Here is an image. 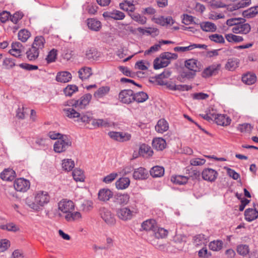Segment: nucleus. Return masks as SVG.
Wrapping results in <instances>:
<instances>
[{
    "mask_svg": "<svg viewBox=\"0 0 258 258\" xmlns=\"http://www.w3.org/2000/svg\"><path fill=\"white\" fill-rule=\"evenodd\" d=\"M50 197L46 191L39 190L35 192L34 201L27 200V205L35 211L42 210V208L50 201Z\"/></svg>",
    "mask_w": 258,
    "mask_h": 258,
    "instance_id": "f257e3e1",
    "label": "nucleus"
},
{
    "mask_svg": "<svg viewBox=\"0 0 258 258\" xmlns=\"http://www.w3.org/2000/svg\"><path fill=\"white\" fill-rule=\"evenodd\" d=\"M99 215L102 219L108 225H114L116 219L114 215L110 210L105 207H101L99 210Z\"/></svg>",
    "mask_w": 258,
    "mask_h": 258,
    "instance_id": "f03ea898",
    "label": "nucleus"
},
{
    "mask_svg": "<svg viewBox=\"0 0 258 258\" xmlns=\"http://www.w3.org/2000/svg\"><path fill=\"white\" fill-rule=\"evenodd\" d=\"M71 144L72 143L67 136H64L54 143L53 146L54 151L59 153L63 152L71 146Z\"/></svg>",
    "mask_w": 258,
    "mask_h": 258,
    "instance_id": "7ed1b4c3",
    "label": "nucleus"
},
{
    "mask_svg": "<svg viewBox=\"0 0 258 258\" xmlns=\"http://www.w3.org/2000/svg\"><path fill=\"white\" fill-rule=\"evenodd\" d=\"M92 99V95L90 93H87L78 100H72L71 104L72 106L80 109H84L89 105Z\"/></svg>",
    "mask_w": 258,
    "mask_h": 258,
    "instance_id": "20e7f679",
    "label": "nucleus"
},
{
    "mask_svg": "<svg viewBox=\"0 0 258 258\" xmlns=\"http://www.w3.org/2000/svg\"><path fill=\"white\" fill-rule=\"evenodd\" d=\"M245 20L240 21L236 26L232 28V31L234 34H247L251 30V26L248 23H246Z\"/></svg>",
    "mask_w": 258,
    "mask_h": 258,
    "instance_id": "39448f33",
    "label": "nucleus"
},
{
    "mask_svg": "<svg viewBox=\"0 0 258 258\" xmlns=\"http://www.w3.org/2000/svg\"><path fill=\"white\" fill-rule=\"evenodd\" d=\"M30 186V181L24 178H17L14 182V187L18 191L25 192L29 189Z\"/></svg>",
    "mask_w": 258,
    "mask_h": 258,
    "instance_id": "423d86ee",
    "label": "nucleus"
},
{
    "mask_svg": "<svg viewBox=\"0 0 258 258\" xmlns=\"http://www.w3.org/2000/svg\"><path fill=\"white\" fill-rule=\"evenodd\" d=\"M108 136L113 140L120 142L130 141L132 138L130 134L120 132H109Z\"/></svg>",
    "mask_w": 258,
    "mask_h": 258,
    "instance_id": "0eeeda50",
    "label": "nucleus"
},
{
    "mask_svg": "<svg viewBox=\"0 0 258 258\" xmlns=\"http://www.w3.org/2000/svg\"><path fill=\"white\" fill-rule=\"evenodd\" d=\"M119 99L123 103L130 104L134 100V93L132 90H122L119 94Z\"/></svg>",
    "mask_w": 258,
    "mask_h": 258,
    "instance_id": "6e6552de",
    "label": "nucleus"
},
{
    "mask_svg": "<svg viewBox=\"0 0 258 258\" xmlns=\"http://www.w3.org/2000/svg\"><path fill=\"white\" fill-rule=\"evenodd\" d=\"M58 206L59 210L65 214L75 210V205L73 201L67 199H63L60 201Z\"/></svg>",
    "mask_w": 258,
    "mask_h": 258,
    "instance_id": "1a4fd4ad",
    "label": "nucleus"
},
{
    "mask_svg": "<svg viewBox=\"0 0 258 258\" xmlns=\"http://www.w3.org/2000/svg\"><path fill=\"white\" fill-rule=\"evenodd\" d=\"M202 175L204 180L210 182H213L217 179L218 173L215 170L208 168L203 170Z\"/></svg>",
    "mask_w": 258,
    "mask_h": 258,
    "instance_id": "9d476101",
    "label": "nucleus"
},
{
    "mask_svg": "<svg viewBox=\"0 0 258 258\" xmlns=\"http://www.w3.org/2000/svg\"><path fill=\"white\" fill-rule=\"evenodd\" d=\"M116 213L118 218L124 221L131 220L133 215V212L127 207L118 209Z\"/></svg>",
    "mask_w": 258,
    "mask_h": 258,
    "instance_id": "9b49d317",
    "label": "nucleus"
},
{
    "mask_svg": "<svg viewBox=\"0 0 258 258\" xmlns=\"http://www.w3.org/2000/svg\"><path fill=\"white\" fill-rule=\"evenodd\" d=\"M220 67V64H213L204 69L202 72V76L203 78H206L212 76L216 75L218 73Z\"/></svg>",
    "mask_w": 258,
    "mask_h": 258,
    "instance_id": "f8f14e48",
    "label": "nucleus"
},
{
    "mask_svg": "<svg viewBox=\"0 0 258 258\" xmlns=\"http://www.w3.org/2000/svg\"><path fill=\"white\" fill-rule=\"evenodd\" d=\"M148 177L149 174L147 170L142 167L135 169L133 173V177L135 180H145Z\"/></svg>",
    "mask_w": 258,
    "mask_h": 258,
    "instance_id": "ddd939ff",
    "label": "nucleus"
},
{
    "mask_svg": "<svg viewBox=\"0 0 258 258\" xmlns=\"http://www.w3.org/2000/svg\"><path fill=\"white\" fill-rule=\"evenodd\" d=\"M184 66L189 71L200 72L201 70V63L194 58L189 59L185 61Z\"/></svg>",
    "mask_w": 258,
    "mask_h": 258,
    "instance_id": "4468645a",
    "label": "nucleus"
},
{
    "mask_svg": "<svg viewBox=\"0 0 258 258\" xmlns=\"http://www.w3.org/2000/svg\"><path fill=\"white\" fill-rule=\"evenodd\" d=\"M11 49L9 53L16 57H20L23 52V45L19 42H13L11 45Z\"/></svg>",
    "mask_w": 258,
    "mask_h": 258,
    "instance_id": "2eb2a0df",
    "label": "nucleus"
},
{
    "mask_svg": "<svg viewBox=\"0 0 258 258\" xmlns=\"http://www.w3.org/2000/svg\"><path fill=\"white\" fill-rule=\"evenodd\" d=\"M214 119L216 123L219 125L227 126L230 124L231 119L230 117L224 114H214Z\"/></svg>",
    "mask_w": 258,
    "mask_h": 258,
    "instance_id": "dca6fc26",
    "label": "nucleus"
},
{
    "mask_svg": "<svg viewBox=\"0 0 258 258\" xmlns=\"http://www.w3.org/2000/svg\"><path fill=\"white\" fill-rule=\"evenodd\" d=\"M113 196L112 192L108 188H102L98 194V199L100 201L107 202Z\"/></svg>",
    "mask_w": 258,
    "mask_h": 258,
    "instance_id": "f3484780",
    "label": "nucleus"
},
{
    "mask_svg": "<svg viewBox=\"0 0 258 258\" xmlns=\"http://www.w3.org/2000/svg\"><path fill=\"white\" fill-rule=\"evenodd\" d=\"M130 198L127 194H117L114 197L113 202L119 205H125L128 203Z\"/></svg>",
    "mask_w": 258,
    "mask_h": 258,
    "instance_id": "a211bd4d",
    "label": "nucleus"
},
{
    "mask_svg": "<svg viewBox=\"0 0 258 258\" xmlns=\"http://www.w3.org/2000/svg\"><path fill=\"white\" fill-rule=\"evenodd\" d=\"M152 147L157 151H162L166 146V141L162 138H154L152 142Z\"/></svg>",
    "mask_w": 258,
    "mask_h": 258,
    "instance_id": "6ab92c4d",
    "label": "nucleus"
},
{
    "mask_svg": "<svg viewBox=\"0 0 258 258\" xmlns=\"http://www.w3.org/2000/svg\"><path fill=\"white\" fill-rule=\"evenodd\" d=\"M40 52L39 50L32 45L26 52V57L29 61H33L38 58Z\"/></svg>",
    "mask_w": 258,
    "mask_h": 258,
    "instance_id": "aec40b11",
    "label": "nucleus"
},
{
    "mask_svg": "<svg viewBox=\"0 0 258 258\" xmlns=\"http://www.w3.org/2000/svg\"><path fill=\"white\" fill-rule=\"evenodd\" d=\"M103 16L105 18H110L114 20H122L125 17L123 13L118 11L114 10L111 12H106L103 14Z\"/></svg>",
    "mask_w": 258,
    "mask_h": 258,
    "instance_id": "412c9836",
    "label": "nucleus"
},
{
    "mask_svg": "<svg viewBox=\"0 0 258 258\" xmlns=\"http://www.w3.org/2000/svg\"><path fill=\"white\" fill-rule=\"evenodd\" d=\"M154 21L156 23L159 24L162 26H171L174 23V21L170 16L164 17L160 16L158 18H154Z\"/></svg>",
    "mask_w": 258,
    "mask_h": 258,
    "instance_id": "4be33fe9",
    "label": "nucleus"
},
{
    "mask_svg": "<svg viewBox=\"0 0 258 258\" xmlns=\"http://www.w3.org/2000/svg\"><path fill=\"white\" fill-rule=\"evenodd\" d=\"M254 209H247L244 212L245 219L247 221L251 222L258 217V211Z\"/></svg>",
    "mask_w": 258,
    "mask_h": 258,
    "instance_id": "5701e85b",
    "label": "nucleus"
},
{
    "mask_svg": "<svg viewBox=\"0 0 258 258\" xmlns=\"http://www.w3.org/2000/svg\"><path fill=\"white\" fill-rule=\"evenodd\" d=\"M71 74L67 71L58 72L56 76V80L60 83H65L69 82L72 79Z\"/></svg>",
    "mask_w": 258,
    "mask_h": 258,
    "instance_id": "b1692460",
    "label": "nucleus"
},
{
    "mask_svg": "<svg viewBox=\"0 0 258 258\" xmlns=\"http://www.w3.org/2000/svg\"><path fill=\"white\" fill-rule=\"evenodd\" d=\"M92 125L93 128H98L100 127H109L111 125V123L108 119H93L92 120Z\"/></svg>",
    "mask_w": 258,
    "mask_h": 258,
    "instance_id": "393cba45",
    "label": "nucleus"
},
{
    "mask_svg": "<svg viewBox=\"0 0 258 258\" xmlns=\"http://www.w3.org/2000/svg\"><path fill=\"white\" fill-rule=\"evenodd\" d=\"M46 41L44 37L42 36H37L35 37L34 40L32 44L36 47L40 52L43 51L45 47Z\"/></svg>",
    "mask_w": 258,
    "mask_h": 258,
    "instance_id": "a878e982",
    "label": "nucleus"
},
{
    "mask_svg": "<svg viewBox=\"0 0 258 258\" xmlns=\"http://www.w3.org/2000/svg\"><path fill=\"white\" fill-rule=\"evenodd\" d=\"M100 56V52L95 48H88L85 51V57L88 59L96 60Z\"/></svg>",
    "mask_w": 258,
    "mask_h": 258,
    "instance_id": "bb28decb",
    "label": "nucleus"
},
{
    "mask_svg": "<svg viewBox=\"0 0 258 258\" xmlns=\"http://www.w3.org/2000/svg\"><path fill=\"white\" fill-rule=\"evenodd\" d=\"M169 128L168 122L165 119H160L155 126V130L159 133H163Z\"/></svg>",
    "mask_w": 258,
    "mask_h": 258,
    "instance_id": "cd10ccee",
    "label": "nucleus"
},
{
    "mask_svg": "<svg viewBox=\"0 0 258 258\" xmlns=\"http://www.w3.org/2000/svg\"><path fill=\"white\" fill-rule=\"evenodd\" d=\"M15 176V171L12 169H6L1 173V178L6 181H12Z\"/></svg>",
    "mask_w": 258,
    "mask_h": 258,
    "instance_id": "c85d7f7f",
    "label": "nucleus"
},
{
    "mask_svg": "<svg viewBox=\"0 0 258 258\" xmlns=\"http://www.w3.org/2000/svg\"><path fill=\"white\" fill-rule=\"evenodd\" d=\"M79 77L82 80L89 79L92 75V69L90 67H84L78 71Z\"/></svg>",
    "mask_w": 258,
    "mask_h": 258,
    "instance_id": "c756f323",
    "label": "nucleus"
},
{
    "mask_svg": "<svg viewBox=\"0 0 258 258\" xmlns=\"http://www.w3.org/2000/svg\"><path fill=\"white\" fill-rule=\"evenodd\" d=\"M139 152L141 155L146 158L150 157L153 154V151L151 147L145 144L141 145Z\"/></svg>",
    "mask_w": 258,
    "mask_h": 258,
    "instance_id": "7c9ffc66",
    "label": "nucleus"
},
{
    "mask_svg": "<svg viewBox=\"0 0 258 258\" xmlns=\"http://www.w3.org/2000/svg\"><path fill=\"white\" fill-rule=\"evenodd\" d=\"M88 28L95 31H98L101 27V22L94 18H89L87 20Z\"/></svg>",
    "mask_w": 258,
    "mask_h": 258,
    "instance_id": "2f4dec72",
    "label": "nucleus"
},
{
    "mask_svg": "<svg viewBox=\"0 0 258 258\" xmlns=\"http://www.w3.org/2000/svg\"><path fill=\"white\" fill-rule=\"evenodd\" d=\"M130 179L128 177H121L115 182V186L118 189L127 188L130 184Z\"/></svg>",
    "mask_w": 258,
    "mask_h": 258,
    "instance_id": "473e14b6",
    "label": "nucleus"
},
{
    "mask_svg": "<svg viewBox=\"0 0 258 258\" xmlns=\"http://www.w3.org/2000/svg\"><path fill=\"white\" fill-rule=\"evenodd\" d=\"M193 244L198 247L202 245H206L207 240L205 235L203 234H197L193 237Z\"/></svg>",
    "mask_w": 258,
    "mask_h": 258,
    "instance_id": "72a5a7b5",
    "label": "nucleus"
},
{
    "mask_svg": "<svg viewBox=\"0 0 258 258\" xmlns=\"http://www.w3.org/2000/svg\"><path fill=\"white\" fill-rule=\"evenodd\" d=\"M239 64V60L237 58H231L228 59L226 64L225 68L230 71H234L238 67Z\"/></svg>",
    "mask_w": 258,
    "mask_h": 258,
    "instance_id": "f704fd0d",
    "label": "nucleus"
},
{
    "mask_svg": "<svg viewBox=\"0 0 258 258\" xmlns=\"http://www.w3.org/2000/svg\"><path fill=\"white\" fill-rule=\"evenodd\" d=\"M150 173L154 178L162 177L164 174V168L162 166H155L151 169Z\"/></svg>",
    "mask_w": 258,
    "mask_h": 258,
    "instance_id": "c9c22d12",
    "label": "nucleus"
},
{
    "mask_svg": "<svg viewBox=\"0 0 258 258\" xmlns=\"http://www.w3.org/2000/svg\"><path fill=\"white\" fill-rule=\"evenodd\" d=\"M256 80V77L253 73H248L242 77V81L245 84L250 85L253 84Z\"/></svg>",
    "mask_w": 258,
    "mask_h": 258,
    "instance_id": "e433bc0d",
    "label": "nucleus"
},
{
    "mask_svg": "<svg viewBox=\"0 0 258 258\" xmlns=\"http://www.w3.org/2000/svg\"><path fill=\"white\" fill-rule=\"evenodd\" d=\"M226 40L229 43H238L244 40L243 37L236 35L233 33H228L225 35Z\"/></svg>",
    "mask_w": 258,
    "mask_h": 258,
    "instance_id": "4c0bfd02",
    "label": "nucleus"
},
{
    "mask_svg": "<svg viewBox=\"0 0 258 258\" xmlns=\"http://www.w3.org/2000/svg\"><path fill=\"white\" fill-rule=\"evenodd\" d=\"M201 28L204 31L213 32L217 30L216 25L210 22H204L200 24Z\"/></svg>",
    "mask_w": 258,
    "mask_h": 258,
    "instance_id": "58836bf2",
    "label": "nucleus"
},
{
    "mask_svg": "<svg viewBox=\"0 0 258 258\" xmlns=\"http://www.w3.org/2000/svg\"><path fill=\"white\" fill-rule=\"evenodd\" d=\"M110 91V87L108 86L100 87L94 94L96 98H101L108 94Z\"/></svg>",
    "mask_w": 258,
    "mask_h": 258,
    "instance_id": "ea45409f",
    "label": "nucleus"
},
{
    "mask_svg": "<svg viewBox=\"0 0 258 258\" xmlns=\"http://www.w3.org/2000/svg\"><path fill=\"white\" fill-rule=\"evenodd\" d=\"M92 117L88 113H80L79 117H78L77 119H75V121L78 123L81 122L87 125L90 121L92 122Z\"/></svg>",
    "mask_w": 258,
    "mask_h": 258,
    "instance_id": "a19ab883",
    "label": "nucleus"
},
{
    "mask_svg": "<svg viewBox=\"0 0 258 258\" xmlns=\"http://www.w3.org/2000/svg\"><path fill=\"white\" fill-rule=\"evenodd\" d=\"M156 223L153 219H148L143 222L142 224V228L146 231L153 230L155 228Z\"/></svg>",
    "mask_w": 258,
    "mask_h": 258,
    "instance_id": "79ce46f5",
    "label": "nucleus"
},
{
    "mask_svg": "<svg viewBox=\"0 0 258 258\" xmlns=\"http://www.w3.org/2000/svg\"><path fill=\"white\" fill-rule=\"evenodd\" d=\"M82 217L81 214L79 212H73L71 211L66 214L64 218L68 222H71L77 220L81 219Z\"/></svg>",
    "mask_w": 258,
    "mask_h": 258,
    "instance_id": "37998d69",
    "label": "nucleus"
},
{
    "mask_svg": "<svg viewBox=\"0 0 258 258\" xmlns=\"http://www.w3.org/2000/svg\"><path fill=\"white\" fill-rule=\"evenodd\" d=\"M188 179V178L187 176L179 175L172 176L171 178V180L172 182L179 185L186 183Z\"/></svg>",
    "mask_w": 258,
    "mask_h": 258,
    "instance_id": "c03bdc74",
    "label": "nucleus"
},
{
    "mask_svg": "<svg viewBox=\"0 0 258 258\" xmlns=\"http://www.w3.org/2000/svg\"><path fill=\"white\" fill-rule=\"evenodd\" d=\"M62 168L67 171H71L75 166L74 161L71 159H65L62 160Z\"/></svg>",
    "mask_w": 258,
    "mask_h": 258,
    "instance_id": "a18cd8bd",
    "label": "nucleus"
},
{
    "mask_svg": "<svg viewBox=\"0 0 258 258\" xmlns=\"http://www.w3.org/2000/svg\"><path fill=\"white\" fill-rule=\"evenodd\" d=\"M74 180L76 181H84L85 176L83 170L79 168H76L72 172Z\"/></svg>",
    "mask_w": 258,
    "mask_h": 258,
    "instance_id": "49530a36",
    "label": "nucleus"
},
{
    "mask_svg": "<svg viewBox=\"0 0 258 258\" xmlns=\"http://www.w3.org/2000/svg\"><path fill=\"white\" fill-rule=\"evenodd\" d=\"M169 62V61L164 60V59L156 58L154 60V69L155 70H158L166 67L168 65Z\"/></svg>",
    "mask_w": 258,
    "mask_h": 258,
    "instance_id": "de8ad7c7",
    "label": "nucleus"
},
{
    "mask_svg": "<svg viewBox=\"0 0 258 258\" xmlns=\"http://www.w3.org/2000/svg\"><path fill=\"white\" fill-rule=\"evenodd\" d=\"M258 13V6L251 7L242 13L244 17L250 18L254 17Z\"/></svg>",
    "mask_w": 258,
    "mask_h": 258,
    "instance_id": "09e8293b",
    "label": "nucleus"
},
{
    "mask_svg": "<svg viewBox=\"0 0 258 258\" xmlns=\"http://www.w3.org/2000/svg\"><path fill=\"white\" fill-rule=\"evenodd\" d=\"M31 36V33L27 29H21L18 33V39L23 42H26Z\"/></svg>",
    "mask_w": 258,
    "mask_h": 258,
    "instance_id": "8fccbe9b",
    "label": "nucleus"
},
{
    "mask_svg": "<svg viewBox=\"0 0 258 258\" xmlns=\"http://www.w3.org/2000/svg\"><path fill=\"white\" fill-rule=\"evenodd\" d=\"M134 100L138 103H142L146 101L148 99V94L143 91L134 93Z\"/></svg>",
    "mask_w": 258,
    "mask_h": 258,
    "instance_id": "3c124183",
    "label": "nucleus"
},
{
    "mask_svg": "<svg viewBox=\"0 0 258 258\" xmlns=\"http://www.w3.org/2000/svg\"><path fill=\"white\" fill-rule=\"evenodd\" d=\"M65 115L70 118L77 119L79 117L80 113L77 112L74 109L72 108H64L63 110Z\"/></svg>",
    "mask_w": 258,
    "mask_h": 258,
    "instance_id": "603ef678",
    "label": "nucleus"
},
{
    "mask_svg": "<svg viewBox=\"0 0 258 258\" xmlns=\"http://www.w3.org/2000/svg\"><path fill=\"white\" fill-rule=\"evenodd\" d=\"M155 236L158 238H165L168 235V231L163 228H158L157 229L155 228L154 230Z\"/></svg>",
    "mask_w": 258,
    "mask_h": 258,
    "instance_id": "864d4df0",
    "label": "nucleus"
},
{
    "mask_svg": "<svg viewBox=\"0 0 258 258\" xmlns=\"http://www.w3.org/2000/svg\"><path fill=\"white\" fill-rule=\"evenodd\" d=\"M209 248L213 251H219L223 246V242L221 240H214L209 243Z\"/></svg>",
    "mask_w": 258,
    "mask_h": 258,
    "instance_id": "5fc2aeb1",
    "label": "nucleus"
},
{
    "mask_svg": "<svg viewBox=\"0 0 258 258\" xmlns=\"http://www.w3.org/2000/svg\"><path fill=\"white\" fill-rule=\"evenodd\" d=\"M78 88L76 85H69L66 87L63 92L66 96H71L75 92L78 91Z\"/></svg>",
    "mask_w": 258,
    "mask_h": 258,
    "instance_id": "6e6d98bb",
    "label": "nucleus"
},
{
    "mask_svg": "<svg viewBox=\"0 0 258 258\" xmlns=\"http://www.w3.org/2000/svg\"><path fill=\"white\" fill-rule=\"evenodd\" d=\"M209 39L213 41L216 43H225V39L223 37L222 35L218 34H214L209 35Z\"/></svg>",
    "mask_w": 258,
    "mask_h": 258,
    "instance_id": "4d7b16f0",
    "label": "nucleus"
},
{
    "mask_svg": "<svg viewBox=\"0 0 258 258\" xmlns=\"http://www.w3.org/2000/svg\"><path fill=\"white\" fill-rule=\"evenodd\" d=\"M1 229H6L9 231L17 232L19 231L20 228L18 226L13 222L7 223L6 225L1 226Z\"/></svg>",
    "mask_w": 258,
    "mask_h": 258,
    "instance_id": "13d9d810",
    "label": "nucleus"
},
{
    "mask_svg": "<svg viewBox=\"0 0 258 258\" xmlns=\"http://www.w3.org/2000/svg\"><path fill=\"white\" fill-rule=\"evenodd\" d=\"M238 253L243 256L246 255L249 252V246L246 244H240L237 247Z\"/></svg>",
    "mask_w": 258,
    "mask_h": 258,
    "instance_id": "bf43d9fd",
    "label": "nucleus"
},
{
    "mask_svg": "<svg viewBox=\"0 0 258 258\" xmlns=\"http://www.w3.org/2000/svg\"><path fill=\"white\" fill-rule=\"evenodd\" d=\"M237 128L241 133H250L253 128V126L249 123H245L239 124Z\"/></svg>",
    "mask_w": 258,
    "mask_h": 258,
    "instance_id": "052dcab7",
    "label": "nucleus"
},
{
    "mask_svg": "<svg viewBox=\"0 0 258 258\" xmlns=\"http://www.w3.org/2000/svg\"><path fill=\"white\" fill-rule=\"evenodd\" d=\"M57 56V50L55 49H52L48 53L46 60L48 63L54 62L55 61Z\"/></svg>",
    "mask_w": 258,
    "mask_h": 258,
    "instance_id": "680f3d73",
    "label": "nucleus"
},
{
    "mask_svg": "<svg viewBox=\"0 0 258 258\" xmlns=\"http://www.w3.org/2000/svg\"><path fill=\"white\" fill-rule=\"evenodd\" d=\"M81 208L84 212H89L93 208V202L91 201H85L81 204Z\"/></svg>",
    "mask_w": 258,
    "mask_h": 258,
    "instance_id": "e2e57ef3",
    "label": "nucleus"
},
{
    "mask_svg": "<svg viewBox=\"0 0 258 258\" xmlns=\"http://www.w3.org/2000/svg\"><path fill=\"white\" fill-rule=\"evenodd\" d=\"M131 17L133 20L142 25L145 24L147 22L146 18L144 16H141L139 14H134L131 16Z\"/></svg>",
    "mask_w": 258,
    "mask_h": 258,
    "instance_id": "0e129e2a",
    "label": "nucleus"
},
{
    "mask_svg": "<svg viewBox=\"0 0 258 258\" xmlns=\"http://www.w3.org/2000/svg\"><path fill=\"white\" fill-rule=\"evenodd\" d=\"M224 169L226 170L227 174L228 176L233 179L237 180L240 178L239 174L236 172L234 170L227 167H225Z\"/></svg>",
    "mask_w": 258,
    "mask_h": 258,
    "instance_id": "69168bd1",
    "label": "nucleus"
},
{
    "mask_svg": "<svg viewBox=\"0 0 258 258\" xmlns=\"http://www.w3.org/2000/svg\"><path fill=\"white\" fill-rule=\"evenodd\" d=\"M23 17V14L22 12H17L13 15H11L10 20L15 24H17Z\"/></svg>",
    "mask_w": 258,
    "mask_h": 258,
    "instance_id": "338daca9",
    "label": "nucleus"
},
{
    "mask_svg": "<svg viewBox=\"0 0 258 258\" xmlns=\"http://www.w3.org/2000/svg\"><path fill=\"white\" fill-rule=\"evenodd\" d=\"M3 64L7 69H12L16 65L14 60L10 58H5Z\"/></svg>",
    "mask_w": 258,
    "mask_h": 258,
    "instance_id": "774afa93",
    "label": "nucleus"
}]
</instances>
